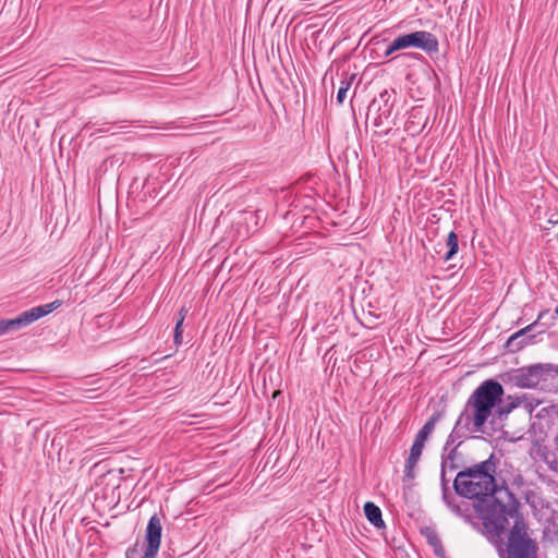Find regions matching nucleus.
Wrapping results in <instances>:
<instances>
[{
	"label": "nucleus",
	"mask_w": 558,
	"mask_h": 558,
	"mask_svg": "<svg viewBox=\"0 0 558 558\" xmlns=\"http://www.w3.org/2000/svg\"><path fill=\"white\" fill-rule=\"evenodd\" d=\"M548 225H558V213H550L547 218Z\"/></svg>",
	"instance_id": "obj_27"
},
{
	"label": "nucleus",
	"mask_w": 558,
	"mask_h": 558,
	"mask_svg": "<svg viewBox=\"0 0 558 558\" xmlns=\"http://www.w3.org/2000/svg\"><path fill=\"white\" fill-rule=\"evenodd\" d=\"M426 538H427V543L432 546V547H435V545H438V543H440V538L439 536L437 535L436 532L434 531H428L426 533Z\"/></svg>",
	"instance_id": "obj_23"
},
{
	"label": "nucleus",
	"mask_w": 558,
	"mask_h": 558,
	"mask_svg": "<svg viewBox=\"0 0 558 558\" xmlns=\"http://www.w3.org/2000/svg\"><path fill=\"white\" fill-rule=\"evenodd\" d=\"M4 332H3V326H2V320L0 319V336H3Z\"/></svg>",
	"instance_id": "obj_30"
},
{
	"label": "nucleus",
	"mask_w": 558,
	"mask_h": 558,
	"mask_svg": "<svg viewBox=\"0 0 558 558\" xmlns=\"http://www.w3.org/2000/svg\"><path fill=\"white\" fill-rule=\"evenodd\" d=\"M525 399V395L522 396H507L506 399L501 398L500 403L498 404L497 414L499 417L508 415L512 410L518 408L523 400Z\"/></svg>",
	"instance_id": "obj_12"
},
{
	"label": "nucleus",
	"mask_w": 558,
	"mask_h": 558,
	"mask_svg": "<svg viewBox=\"0 0 558 558\" xmlns=\"http://www.w3.org/2000/svg\"><path fill=\"white\" fill-rule=\"evenodd\" d=\"M434 548V553L437 557H440V558H444L445 557V549H444V546H442V543H438V545H435Z\"/></svg>",
	"instance_id": "obj_26"
},
{
	"label": "nucleus",
	"mask_w": 558,
	"mask_h": 558,
	"mask_svg": "<svg viewBox=\"0 0 558 558\" xmlns=\"http://www.w3.org/2000/svg\"><path fill=\"white\" fill-rule=\"evenodd\" d=\"M395 47H401V50L408 48H417L433 56L439 51V43L437 37L426 31H416L403 34L395 39Z\"/></svg>",
	"instance_id": "obj_4"
},
{
	"label": "nucleus",
	"mask_w": 558,
	"mask_h": 558,
	"mask_svg": "<svg viewBox=\"0 0 558 558\" xmlns=\"http://www.w3.org/2000/svg\"><path fill=\"white\" fill-rule=\"evenodd\" d=\"M441 418L440 412L433 413L428 420L425 422L423 427L417 432L415 435L414 441L422 444L425 446V441L428 439V437L433 434L436 424Z\"/></svg>",
	"instance_id": "obj_11"
},
{
	"label": "nucleus",
	"mask_w": 558,
	"mask_h": 558,
	"mask_svg": "<svg viewBox=\"0 0 558 558\" xmlns=\"http://www.w3.org/2000/svg\"><path fill=\"white\" fill-rule=\"evenodd\" d=\"M162 525L157 514L150 517L145 532L146 547L141 558H155L161 543Z\"/></svg>",
	"instance_id": "obj_6"
},
{
	"label": "nucleus",
	"mask_w": 558,
	"mask_h": 558,
	"mask_svg": "<svg viewBox=\"0 0 558 558\" xmlns=\"http://www.w3.org/2000/svg\"><path fill=\"white\" fill-rule=\"evenodd\" d=\"M448 247L447 253L444 255V260L448 262L454 257L459 251V238L454 231L449 232L446 241Z\"/></svg>",
	"instance_id": "obj_15"
},
{
	"label": "nucleus",
	"mask_w": 558,
	"mask_h": 558,
	"mask_svg": "<svg viewBox=\"0 0 558 558\" xmlns=\"http://www.w3.org/2000/svg\"><path fill=\"white\" fill-rule=\"evenodd\" d=\"M542 365L518 369L510 377L511 383L520 388H534L541 381Z\"/></svg>",
	"instance_id": "obj_7"
},
{
	"label": "nucleus",
	"mask_w": 558,
	"mask_h": 558,
	"mask_svg": "<svg viewBox=\"0 0 558 558\" xmlns=\"http://www.w3.org/2000/svg\"><path fill=\"white\" fill-rule=\"evenodd\" d=\"M4 335L24 328L20 315L11 319H1Z\"/></svg>",
	"instance_id": "obj_19"
},
{
	"label": "nucleus",
	"mask_w": 558,
	"mask_h": 558,
	"mask_svg": "<svg viewBox=\"0 0 558 558\" xmlns=\"http://www.w3.org/2000/svg\"><path fill=\"white\" fill-rule=\"evenodd\" d=\"M442 501L446 504V506L457 515H463L464 511L466 510V507H462L459 504H456V496L448 492V496L445 497V495H441Z\"/></svg>",
	"instance_id": "obj_18"
},
{
	"label": "nucleus",
	"mask_w": 558,
	"mask_h": 558,
	"mask_svg": "<svg viewBox=\"0 0 558 558\" xmlns=\"http://www.w3.org/2000/svg\"><path fill=\"white\" fill-rule=\"evenodd\" d=\"M412 58L420 59L422 56L420 53H410Z\"/></svg>",
	"instance_id": "obj_29"
},
{
	"label": "nucleus",
	"mask_w": 558,
	"mask_h": 558,
	"mask_svg": "<svg viewBox=\"0 0 558 558\" xmlns=\"http://www.w3.org/2000/svg\"><path fill=\"white\" fill-rule=\"evenodd\" d=\"M377 107L378 116L374 120V124L376 126H380L389 121L392 109L393 101H391V94L388 90H384L379 94V98L373 100L371 108Z\"/></svg>",
	"instance_id": "obj_8"
},
{
	"label": "nucleus",
	"mask_w": 558,
	"mask_h": 558,
	"mask_svg": "<svg viewBox=\"0 0 558 558\" xmlns=\"http://www.w3.org/2000/svg\"><path fill=\"white\" fill-rule=\"evenodd\" d=\"M447 473L448 471H442V469H440V486H441V495H445L448 496V492H450L449 489V480H447Z\"/></svg>",
	"instance_id": "obj_22"
},
{
	"label": "nucleus",
	"mask_w": 558,
	"mask_h": 558,
	"mask_svg": "<svg viewBox=\"0 0 558 558\" xmlns=\"http://www.w3.org/2000/svg\"><path fill=\"white\" fill-rule=\"evenodd\" d=\"M554 442V450L545 453L544 461L550 471L558 473V433L557 436L555 437Z\"/></svg>",
	"instance_id": "obj_16"
},
{
	"label": "nucleus",
	"mask_w": 558,
	"mask_h": 558,
	"mask_svg": "<svg viewBox=\"0 0 558 558\" xmlns=\"http://www.w3.org/2000/svg\"><path fill=\"white\" fill-rule=\"evenodd\" d=\"M504 395L505 390L499 381L486 379L469 397L462 412L469 414L475 429H483L493 410L498 409Z\"/></svg>",
	"instance_id": "obj_2"
},
{
	"label": "nucleus",
	"mask_w": 558,
	"mask_h": 558,
	"mask_svg": "<svg viewBox=\"0 0 558 558\" xmlns=\"http://www.w3.org/2000/svg\"><path fill=\"white\" fill-rule=\"evenodd\" d=\"M511 519L514 524L508 535L506 558H537L536 543L527 536L519 512Z\"/></svg>",
	"instance_id": "obj_3"
},
{
	"label": "nucleus",
	"mask_w": 558,
	"mask_h": 558,
	"mask_svg": "<svg viewBox=\"0 0 558 558\" xmlns=\"http://www.w3.org/2000/svg\"><path fill=\"white\" fill-rule=\"evenodd\" d=\"M61 306L60 301H53L48 304L39 305L32 307L27 311L22 312L20 315L22 319V324L24 327L29 326L31 324L35 323L39 318L52 313L54 310L59 308Z\"/></svg>",
	"instance_id": "obj_9"
},
{
	"label": "nucleus",
	"mask_w": 558,
	"mask_h": 558,
	"mask_svg": "<svg viewBox=\"0 0 558 558\" xmlns=\"http://www.w3.org/2000/svg\"><path fill=\"white\" fill-rule=\"evenodd\" d=\"M417 464H410V461H405L404 465V476L408 478L415 477V468Z\"/></svg>",
	"instance_id": "obj_24"
},
{
	"label": "nucleus",
	"mask_w": 558,
	"mask_h": 558,
	"mask_svg": "<svg viewBox=\"0 0 558 558\" xmlns=\"http://www.w3.org/2000/svg\"><path fill=\"white\" fill-rule=\"evenodd\" d=\"M364 514L366 519L375 527L380 529L385 526L380 508L372 501H367L364 505Z\"/></svg>",
	"instance_id": "obj_13"
},
{
	"label": "nucleus",
	"mask_w": 558,
	"mask_h": 558,
	"mask_svg": "<svg viewBox=\"0 0 558 558\" xmlns=\"http://www.w3.org/2000/svg\"><path fill=\"white\" fill-rule=\"evenodd\" d=\"M395 40L388 46V48L386 49L384 56L385 57H389L391 56L393 52L398 51V50H401V47H395Z\"/></svg>",
	"instance_id": "obj_25"
},
{
	"label": "nucleus",
	"mask_w": 558,
	"mask_h": 558,
	"mask_svg": "<svg viewBox=\"0 0 558 558\" xmlns=\"http://www.w3.org/2000/svg\"><path fill=\"white\" fill-rule=\"evenodd\" d=\"M186 311L184 308H181L179 312V319L174 327V343L181 344L182 343V324L185 318Z\"/></svg>",
	"instance_id": "obj_21"
},
{
	"label": "nucleus",
	"mask_w": 558,
	"mask_h": 558,
	"mask_svg": "<svg viewBox=\"0 0 558 558\" xmlns=\"http://www.w3.org/2000/svg\"><path fill=\"white\" fill-rule=\"evenodd\" d=\"M495 470L493 457L466 468L458 472L453 489L461 497L478 501L477 511L484 526L499 536L509 525V518L517 514L519 502L508 487L497 486Z\"/></svg>",
	"instance_id": "obj_1"
},
{
	"label": "nucleus",
	"mask_w": 558,
	"mask_h": 558,
	"mask_svg": "<svg viewBox=\"0 0 558 558\" xmlns=\"http://www.w3.org/2000/svg\"><path fill=\"white\" fill-rule=\"evenodd\" d=\"M546 367L548 368V371H553L556 374H558V365L547 364Z\"/></svg>",
	"instance_id": "obj_28"
},
{
	"label": "nucleus",
	"mask_w": 558,
	"mask_h": 558,
	"mask_svg": "<svg viewBox=\"0 0 558 558\" xmlns=\"http://www.w3.org/2000/svg\"><path fill=\"white\" fill-rule=\"evenodd\" d=\"M555 314L558 315V306L556 307Z\"/></svg>",
	"instance_id": "obj_31"
},
{
	"label": "nucleus",
	"mask_w": 558,
	"mask_h": 558,
	"mask_svg": "<svg viewBox=\"0 0 558 558\" xmlns=\"http://www.w3.org/2000/svg\"><path fill=\"white\" fill-rule=\"evenodd\" d=\"M354 75L345 74L343 78L340 81V86L337 93V101L338 104H343L347 98V93L351 87L352 81L354 80Z\"/></svg>",
	"instance_id": "obj_17"
},
{
	"label": "nucleus",
	"mask_w": 558,
	"mask_h": 558,
	"mask_svg": "<svg viewBox=\"0 0 558 558\" xmlns=\"http://www.w3.org/2000/svg\"><path fill=\"white\" fill-rule=\"evenodd\" d=\"M423 449L424 445L413 441L407 461H410V464H417L422 456Z\"/></svg>",
	"instance_id": "obj_20"
},
{
	"label": "nucleus",
	"mask_w": 558,
	"mask_h": 558,
	"mask_svg": "<svg viewBox=\"0 0 558 558\" xmlns=\"http://www.w3.org/2000/svg\"><path fill=\"white\" fill-rule=\"evenodd\" d=\"M482 432V429H475L473 426L472 418L469 417L466 412L460 413L458 416L456 424L449 434L446 442H445V451L450 449V447H454L458 449L463 440L469 437L470 434Z\"/></svg>",
	"instance_id": "obj_5"
},
{
	"label": "nucleus",
	"mask_w": 558,
	"mask_h": 558,
	"mask_svg": "<svg viewBox=\"0 0 558 558\" xmlns=\"http://www.w3.org/2000/svg\"><path fill=\"white\" fill-rule=\"evenodd\" d=\"M458 458V449L454 447H450L447 451H445V446L442 447L441 451V463L440 469L442 471L453 472L459 469V465L457 463Z\"/></svg>",
	"instance_id": "obj_14"
},
{
	"label": "nucleus",
	"mask_w": 558,
	"mask_h": 558,
	"mask_svg": "<svg viewBox=\"0 0 558 558\" xmlns=\"http://www.w3.org/2000/svg\"><path fill=\"white\" fill-rule=\"evenodd\" d=\"M549 314V311L547 310H544L542 312L538 313L537 315V319L535 322H533L532 324H530L529 326L518 330L517 332H514L508 340V344H512L515 340L518 339H521L519 344L520 347L519 348H522L524 345H527L530 343H533V339L536 337L535 335H531V336H527L529 332H531L532 330H534L537 326L539 325H543L541 323V320L547 315Z\"/></svg>",
	"instance_id": "obj_10"
}]
</instances>
